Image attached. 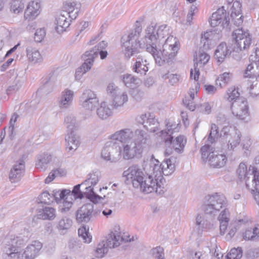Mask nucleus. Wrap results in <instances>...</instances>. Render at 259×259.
<instances>
[{"mask_svg": "<svg viewBox=\"0 0 259 259\" xmlns=\"http://www.w3.org/2000/svg\"><path fill=\"white\" fill-rule=\"evenodd\" d=\"M211 106L208 102H204V103L197 105V110L200 112L208 114L211 112Z\"/></svg>", "mask_w": 259, "mask_h": 259, "instance_id": "62", "label": "nucleus"}, {"mask_svg": "<svg viewBox=\"0 0 259 259\" xmlns=\"http://www.w3.org/2000/svg\"><path fill=\"white\" fill-rule=\"evenodd\" d=\"M64 123L67 128V132L74 131L75 127V119L73 116H67L64 119Z\"/></svg>", "mask_w": 259, "mask_h": 259, "instance_id": "54", "label": "nucleus"}, {"mask_svg": "<svg viewBox=\"0 0 259 259\" xmlns=\"http://www.w3.org/2000/svg\"><path fill=\"white\" fill-rule=\"evenodd\" d=\"M94 51H86L84 54V62L78 67L75 74L76 80H80L82 75L90 70L93 65L94 59L97 55Z\"/></svg>", "mask_w": 259, "mask_h": 259, "instance_id": "17", "label": "nucleus"}, {"mask_svg": "<svg viewBox=\"0 0 259 259\" xmlns=\"http://www.w3.org/2000/svg\"><path fill=\"white\" fill-rule=\"evenodd\" d=\"M26 57L30 63L35 64L42 62L43 58L36 48L29 46L26 48Z\"/></svg>", "mask_w": 259, "mask_h": 259, "instance_id": "25", "label": "nucleus"}, {"mask_svg": "<svg viewBox=\"0 0 259 259\" xmlns=\"http://www.w3.org/2000/svg\"><path fill=\"white\" fill-rule=\"evenodd\" d=\"M73 97V91L68 89H65L62 92L59 101V106L60 108L62 109L69 108L72 104Z\"/></svg>", "mask_w": 259, "mask_h": 259, "instance_id": "23", "label": "nucleus"}, {"mask_svg": "<svg viewBox=\"0 0 259 259\" xmlns=\"http://www.w3.org/2000/svg\"><path fill=\"white\" fill-rule=\"evenodd\" d=\"M238 89L235 87H231L227 91V100L230 102H233L238 99L240 98Z\"/></svg>", "mask_w": 259, "mask_h": 259, "instance_id": "43", "label": "nucleus"}, {"mask_svg": "<svg viewBox=\"0 0 259 259\" xmlns=\"http://www.w3.org/2000/svg\"><path fill=\"white\" fill-rule=\"evenodd\" d=\"M60 202L65 199H72V194L69 190L64 189L60 192Z\"/></svg>", "mask_w": 259, "mask_h": 259, "instance_id": "63", "label": "nucleus"}, {"mask_svg": "<svg viewBox=\"0 0 259 259\" xmlns=\"http://www.w3.org/2000/svg\"><path fill=\"white\" fill-rule=\"evenodd\" d=\"M152 255L156 259H165L164 249L160 246H157L151 250Z\"/></svg>", "mask_w": 259, "mask_h": 259, "instance_id": "56", "label": "nucleus"}, {"mask_svg": "<svg viewBox=\"0 0 259 259\" xmlns=\"http://www.w3.org/2000/svg\"><path fill=\"white\" fill-rule=\"evenodd\" d=\"M238 178L241 181H245L246 187L253 194L259 190V178L253 166L247 168L245 163L241 162L236 171Z\"/></svg>", "mask_w": 259, "mask_h": 259, "instance_id": "3", "label": "nucleus"}, {"mask_svg": "<svg viewBox=\"0 0 259 259\" xmlns=\"http://www.w3.org/2000/svg\"><path fill=\"white\" fill-rule=\"evenodd\" d=\"M242 256L241 248H232L226 256V259H240Z\"/></svg>", "mask_w": 259, "mask_h": 259, "instance_id": "51", "label": "nucleus"}, {"mask_svg": "<svg viewBox=\"0 0 259 259\" xmlns=\"http://www.w3.org/2000/svg\"><path fill=\"white\" fill-rule=\"evenodd\" d=\"M94 205L89 203L83 205L76 212V220L78 223H88L92 218Z\"/></svg>", "mask_w": 259, "mask_h": 259, "instance_id": "20", "label": "nucleus"}, {"mask_svg": "<svg viewBox=\"0 0 259 259\" xmlns=\"http://www.w3.org/2000/svg\"><path fill=\"white\" fill-rule=\"evenodd\" d=\"M80 105L87 110L93 111L99 105L96 94L90 89L85 90L79 97Z\"/></svg>", "mask_w": 259, "mask_h": 259, "instance_id": "12", "label": "nucleus"}, {"mask_svg": "<svg viewBox=\"0 0 259 259\" xmlns=\"http://www.w3.org/2000/svg\"><path fill=\"white\" fill-rule=\"evenodd\" d=\"M202 158L203 160H208L210 165L214 168H221L224 166L227 161V158L224 154H219L213 147L208 144H205L201 148Z\"/></svg>", "mask_w": 259, "mask_h": 259, "instance_id": "5", "label": "nucleus"}, {"mask_svg": "<svg viewBox=\"0 0 259 259\" xmlns=\"http://www.w3.org/2000/svg\"><path fill=\"white\" fill-rule=\"evenodd\" d=\"M226 204L227 200L224 195L215 193L208 196L203 205V210L206 214L214 216Z\"/></svg>", "mask_w": 259, "mask_h": 259, "instance_id": "6", "label": "nucleus"}, {"mask_svg": "<svg viewBox=\"0 0 259 259\" xmlns=\"http://www.w3.org/2000/svg\"><path fill=\"white\" fill-rule=\"evenodd\" d=\"M66 148L68 151L75 150L79 145V137L75 134L74 131L68 132L65 137Z\"/></svg>", "mask_w": 259, "mask_h": 259, "instance_id": "27", "label": "nucleus"}, {"mask_svg": "<svg viewBox=\"0 0 259 259\" xmlns=\"http://www.w3.org/2000/svg\"><path fill=\"white\" fill-rule=\"evenodd\" d=\"M67 17H68V15L62 13L56 18V26L55 28L59 33L64 32L70 25V21L68 20Z\"/></svg>", "mask_w": 259, "mask_h": 259, "instance_id": "33", "label": "nucleus"}, {"mask_svg": "<svg viewBox=\"0 0 259 259\" xmlns=\"http://www.w3.org/2000/svg\"><path fill=\"white\" fill-rule=\"evenodd\" d=\"M42 247L39 241H34L28 245L23 251H20L18 259H35Z\"/></svg>", "mask_w": 259, "mask_h": 259, "instance_id": "19", "label": "nucleus"}, {"mask_svg": "<svg viewBox=\"0 0 259 259\" xmlns=\"http://www.w3.org/2000/svg\"><path fill=\"white\" fill-rule=\"evenodd\" d=\"M112 99V106L116 109L123 105L128 101V97L126 92L120 91Z\"/></svg>", "mask_w": 259, "mask_h": 259, "instance_id": "34", "label": "nucleus"}, {"mask_svg": "<svg viewBox=\"0 0 259 259\" xmlns=\"http://www.w3.org/2000/svg\"><path fill=\"white\" fill-rule=\"evenodd\" d=\"M198 12V9L196 5H192L189 11L187 17V21L190 24H191L193 16Z\"/></svg>", "mask_w": 259, "mask_h": 259, "instance_id": "59", "label": "nucleus"}, {"mask_svg": "<svg viewBox=\"0 0 259 259\" xmlns=\"http://www.w3.org/2000/svg\"><path fill=\"white\" fill-rule=\"evenodd\" d=\"M230 54L231 51L227 44L222 42L217 47L214 53V57L218 62L222 63Z\"/></svg>", "mask_w": 259, "mask_h": 259, "instance_id": "30", "label": "nucleus"}, {"mask_svg": "<svg viewBox=\"0 0 259 259\" xmlns=\"http://www.w3.org/2000/svg\"><path fill=\"white\" fill-rule=\"evenodd\" d=\"M143 172L137 165L130 166L127 170L123 172V176L125 177L127 180H130L135 188H138L140 182L144 180Z\"/></svg>", "mask_w": 259, "mask_h": 259, "instance_id": "18", "label": "nucleus"}, {"mask_svg": "<svg viewBox=\"0 0 259 259\" xmlns=\"http://www.w3.org/2000/svg\"><path fill=\"white\" fill-rule=\"evenodd\" d=\"M100 179V173L98 171H93L88 175L87 179L82 183V186L91 185L94 186L98 183Z\"/></svg>", "mask_w": 259, "mask_h": 259, "instance_id": "40", "label": "nucleus"}, {"mask_svg": "<svg viewBox=\"0 0 259 259\" xmlns=\"http://www.w3.org/2000/svg\"><path fill=\"white\" fill-rule=\"evenodd\" d=\"M210 25L214 27L220 25L223 28H228L230 24V17L229 13H227L224 7L219 8L214 12L209 20Z\"/></svg>", "mask_w": 259, "mask_h": 259, "instance_id": "16", "label": "nucleus"}, {"mask_svg": "<svg viewBox=\"0 0 259 259\" xmlns=\"http://www.w3.org/2000/svg\"><path fill=\"white\" fill-rule=\"evenodd\" d=\"M25 164L23 160H20L11 168L9 174V179L12 183L18 182L24 175Z\"/></svg>", "mask_w": 259, "mask_h": 259, "instance_id": "21", "label": "nucleus"}, {"mask_svg": "<svg viewBox=\"0 0 259 259\" xmlns=\"http://www.w3.org/2000/svg\"><path fill=\"white\" fill-rule=\"evenodd\" d=\"M132 136L133 132L130 129L125 128L115 132L111 136L110 139L119 141L122 144H125L131 141Z\"/></svg>", "mask_w": 259, "mask_h": 259, "instance_id": "26", "label": "nucleus"}, {"mask_svg": "<svg viewBox=\"0 0 259 259\" xmlns=\"http://www.w3.org/2000/svg\"><path fill=\"white\" fill-rule=\"evenodd\" d=\"M157 135L161 137L162 141L165 142L166 145H171L172 148L178 153L183 152L184 148L187 142V140L184 136L180 135L174 140L173 137L164 131H161Z\"/></svg>", "mask_w": 259, "mask_h": 259, "instance_id": "8", "label": "nucleus"}, {"mask_svg": "<svg viewBox=\"0 0 259 259\" xmlns=\"http://www.w3.org/2000/svg\"><path fill=\"white\" fill-rule=\"evenodd\" d=\"M176 161V158L171 157L168 159H164L159 164V161L155 159L150 162L148 175H152L154 179L160 182L162 175L169 176L174 172Z\"/></svg>", "mask_w": 259, "mask_h": 259, "instance_id": "2", "label": "nucleus"}, {"mask_svg": "<svg viewBox=\"0 0 259 259\" xmlns=\"http://www.w3.org/2000/svg\"><path fill=\"white\" fill-rule=\"evenodd\" d=\"M122 81L127 88H135L140 82V79L129 74H126L123 75Z\"/></svg>", "mask_w": 259, "mask_h": 259, "instance_id": "38", "label": "nucleus"}, {"mask_svg": "<svg viewBox=\"0 0 259 259\" xmlns=\"http://www.w3.org/2000/svg\"><path fill=\"white\" fill-rule=\"evenodd\" d=\"M76 5V3L74 2H66L64 5L62 13L68 15L72 20L76 19L79 12Z\"/></svg>", "mask_w": 259, "mask_h": 259, "instance_id": "31", "label": "nucleus"}, {"mask_svg": "<svg viewBox=\"0 0 259 259\" xmlns=\"http://www.w3.org/2000/svg\"><path fill=\"white\" fill-rule=\"evenodd\" d=\"M259 75V62L257 59L253 61V62L250 63L246 67L243 73L244 78H249V82L256 81V76Z\"/></svg>", "mask_w": 259, "mask_h": 259, "instance_id": "22", "label": "nucleus"}, {"mask_svg": "<svg viewBox=\"0 0 259 259\" xmlns=\"http://www.w3.org/2000/svg\"><path fill=\"white\" fill-rule=\"evenodd\" d=\"M78 234L79 237L81 238L85 243H89L91 242L92 240V236L87 231L86 228L84 227L80 228L78 230Z\"/></svg>", "mask_w": 259, "mask_h": 259, "instance_id": "50", "label": "nucleus"}, {"mask_svg": "<svg viewBox=\"0 0 259 259\" xmlns=\"http://www.w3.org/2000/svg\"><path fill=\"white\" fill-rule=\"evenodd\" d=\"M232 74L229 72H224L221 74L216 80V84L220 88L225 87L231 80Z\"/></svg>", "mask_w": 259, "mask_h": 259, "instance_id": "41", "label": "nucleus"}, {"mask_svg": "<svg viewBox=\"0 0 259 259\" xmlns=\"http://www.w3.org/2000/svg\"><path fill=\"white\" fill-rule=\"evenodd\" d=\"M40 3L34 1L29 2L25 11V18L28 20L35 19L40 13Z\"/></svg>", "mask_w": 259, "mask_h": 259, "instance_id": "24", "label": "nucleus"}, {"mask_svg": "<svg viewBox=\"0 0 259 259\" xmlns=\"http://www.w3.org/2000/svg\"><path fill=\"white\" fill-rule=\"evenodd\" d=\"M144 179L140 182V186L137 188H140L142 192L147 194L155 192L159 195L164 193V188L160 185L161 182L154 179L152 175H148V177Z\"/></svg>", "mask_w": 259, "mask_h": 259, "instance_id": "9", "label": "nucleus"}, {"mask_svg": "<svg viewBox=\"0 0 259 259\" xmlns=\"http://www.w3.org/2000/svg\"><path fill=\"white\" fill-rule=\"evenodd\" d=\"M40 202L45 204H50L53 202V198L52 194H50L48 191H44L38 197Z\"/></svg>", "mask_w": 259, "mask_h": 259, "instance_id": "55", "label": "nucleus"}, {"mask_svg": "<svg viewBox=\"0 0 259 259\" xmlns=\"http://www.w3.org/2000/svg\"><path fill=\"white\" fill-rule=\"evenodd\" d=\"M26 242L24 238L14 235L7 236L2 242V250L8 259H18L20 252L18 249Z\"/></svg>", "mask_w": 259, "mask_h": 259, "instance_id": "4", "label": "nucleus"}, {"mask_svg": "<svg viewBox=\"0 0 259 259\" xmlns=\"http://www.w3.org/2000/svg\"><path fill=\"white\" fill-rule=\"evenodd\" d=\"M82 183L75 186L73 190L71 191V194H72V196H74L75 199H81L84 197L83 192L82 193L80 190V187Z\"/></svg>", "mask_w": 259, "mask_h": 259, "instance_id": "60", "label": "nucleus"}, {"mask_svg": "<svg viewBox=\"0 0 259 259\" xmlns=\"http://www.w3.org/2000/svg\"><path fill=\"white\" fill-rule=\"evenodd\" d=\"M121 147L123 151V159L124 160L140 158L143 151V147L131 140L122 144Z\"/></svg>", "mask_w": 259, "mask_h": 259, "instance_id": "15", "label": "nucleus"}, {"mask_svg": "<svg viewBox=\"0 0 259 259\" xmlns=\"http://www.w3.org/2000/svg\"><path fill=\"white\" fill-rule=\"evenodd\" d=\"M44 220H53L56 216V210L51 207H45L42 209L41 213L39 214Z\"/></svg>", "mask_w": 259, "mask_h": 259, "instance_id": "42", "label": "nucleus"}, {"mask_svg": "<svg viewBox=\"0 0 259 259\" xmlns=\"http://www.w3.org/2000/svg\"><path fill=\"white\" fill-rule=\"evenodd\" d=\"M178 124L173 123L169 121L166 122V127L167 131L164 130L166 132V133H168V135H171L175 132H177V126Z\"/></svg>", "mask_w": 259, "mask_h": 259, "instance_id": "64", "label": "nucleus"}, {"mask_svg": "<svg viewBox=\"0 0 259 259\" xmlns=\"http://www.w3.org/2000/svg\"><path fill=\"white\" fill-rule=\"evenodd\" d=\"M245 240L256 242L259 240V225L247 229L243 234Z\"/></svg>", "mask_w": 259, "mask_h": 259, "instance_id": "35", "label": "nucleus"}, {"mask_svg": "<svg viewBox=\"0 0 259 259\" xmlns=\"http://www.w3.org/2000/svg\"><path fill=\"white\" fill-rule=\"evenodd\" d=\"M122 153L121 146L114 143L109 145H106L102 151L101 156L106 161L115 163L123 158Z\"/></svg>", "mask_w": 259, "mask_h": 259, "instance_id": "11", "label": "nucleus"}, {"mask_svg": "<svg viewBox=\"0 0 259 259\" xmlns=\"http://www.w3.org/2000/svg\"><path fill=\"white\" fill-rule=\"evenodd\" d=\"M231 109L233 115L239 119L245 120L249 117L248 103L244 98L233 101Z\"/></svg>", "mask_w": 259, "mask_h": 259, "instance_id": "14", "label": "nucleus"}, {"mask_svg": "<svg viewBox=\"0 0 259 259\" xmlns=\"http://www.w3.org/2000/svg\"><path fill=\"white\" fill-rule=\"evenodd\" d=\"M107 95L111 98H113L119 93L121 90L113 83H110L106 89Z\"/></svg>", "mask_w": 259, "mask_h": 259, "instance_id": "53", "label": "nucleus"}, {"mask_svg": "<svg viewBox=\"0 0 259 259\" xmlns=\"http://www.w3.org/2000/svg\"><path fill=\"white\" fill-rule=\"evenodd\" d=\"M108 249L105 244V240L100 242L97 245L95 251V256L98 258H102L107 253Z\"/></svg>", "mask_w": 259, "mask_h": 259, "instance_id": "44", "label": "nucleus"}, {"mask_svg": "<svg viewBox=\"0 0 259 259\" xmlns=\"http://www.w3.org/2000/svg\"><path fill=\"white\" fill-rule=\"evenodd\" d=\"M46 35V31L44 28L37 29L34 33V40L37 42H40Z\"/></svg>", "mask_w": 259, "mask_h": 259, "instance_id": "61", "label": "nucleus"}, {"mask_svg": "<svg viewBox=\"0 0 259 259\" xmlns=\"http://www.w3.org/2000/svg\"><path fill=\"white\" fill-rule=\"evenodd\" d=\"M85 186V191L83 192V196L90 199L92 201L97 200V198L100 199V197L95 193L94 192L93 186L89 185Z\"/></svg>", "mask_w": 259, "mask_h": 259, "instance_id": "48", "label": "nucleus"}, {"mask_svg": "<svg viewBox=\"0 0 259 259\" xmlns=\"http://www.w3.org/2000/svg\"><path fill=\"white\" fill-rule=\"evenodd\" d=\"M72 199H65L61 202H59V209L62 213H65L69 210L72 205Z\"/></svg>", "mask_w": 259, "mask_h": 259, "instance_id": "52", "label": "nucleus"}, {"mask_svg": "<svg viewBox=\"0 0 259 259\" xmlns=\"http://www.w3.org/2000/svg\"><path fill=\"white\" fill-rule=\"evenodd\" d=\"M210 56L205 52H199L198 55L194 58V64L198 67H202L209 60Z\"/></svg>", "mask_w": 259, "mask_h": 259, "instance_id": "39", "label": "nucleus"}, {"mask_svg": "<svg viewBox=\"0 0 259 259\" xmlns=\"http://www.w3.org/2000/svg\"><path fill=\"white\" fill-rule=\"evenodd\" d=\"M122 240L123 239L120 236V233L115 231L114 232H111L108 235L107 240L105 241V244L108 249V248H111L118 246Z\"/></svg>", "mask_w": 259, "mask_h": 259, "instance_id": "29", "label": "nucleus"}, {"mask_svg": "<svg viewBox=\"0 0 259 259\" xmlns=\"http://www.w3.org/2000/svg\"><path fill=\"white\" fill-rule=\"evenodd\" d=\"M220 137L228 142V148L232 150L239 144L241 134L239 131L228 125L221 130Z\"/></svg>", "mask_w": 259, "mask_h": 259, "instance_id": "7", "label": "nucleus"}, {"mask_svg": "<svg viewBox=\"0 0 259 259\" xmlns=\"http://www.w3.org/2000/svg\"><path fill=\"white\" fill-rule=\"evenodd\" d=\"M149 136L148 134L141 129H137L133 132L131 141L135 143L139 144L144 148V145L146 144L149 140Z\"/></svg>", "mask_w": 259, "mask_h": 259, "instance_id": "28", "label": "nucleus"}, {"mask_svg": "<svg viewBox=\"0 0 259 259\" xmlns=\"http://www.w3.org/2000/svg\"><path fill=\"white\" fill-rule=\"evenodd\" d=\"M96 112L98 117L102 119H106L112 114L111 109L105 102L101 103L100 107L97 108Z\"/></svg>", "mask_w": 259, "mask_h": 259, "instance_id": "37", "label": "nucleus"}, {"mask_svg": "<svg viewBox=\"0 0 259 259\" xmlns=\"http://www.w3.org/2000/svg\"><path fill=\"white\" fill-rule=\"evenodd\" d=\"M72 222L68 218L64 217L61 219L58 222L57 228L59 230H67L72 226Z\"/></svg>", "mask_w": 259, "mask_h": 259, "instance_id": "46", "label": "nucleus"}, {"mask_svg": "<svg viewBox=\"0 0 259 259\" xmlns=\"http://www.w3.org/2000/svg\"><path fill=\"white\" fill-rule=\"evenodd\" d=\"M11 11L15 14L22 12L24 5L19 0H12L10 3Z\"/></svg>", "mask_w": 259, "mask_h": 259, "instance_id": "49", "label": "nucleus"}, {"mask_svg": "<svg viewBox=\"0 0 259 259\" xmlns=\"http://www.w3.org/2000/svg\"><path fill=\"white\" fill-rule=\"evenodd\" d=\"M136 120L143 125L144 127L150 132L154 133L158 130L159 123L155 115L150 112L143 113L137 115Z\"/></svg>", "mask_w": 259, "mask_h": 259, "instance_id": "13", "label": "nucleus"}, {"mask_svg": "<svg viewBox=\"0 0 259 259\" xmlns=\"http://www.w3.org/2000/svg\"><path fill=\"white\" fill-rule=\"evenodd\" d=\"M219 135V128L218 126L214 123H212L211 125L210 133L207 138V141L209 143L212 144L215 142V138H218Z\"/></svg>", "mask_w": 259, "mask_h": 259, "instance_id": "45", "label": "nucleus"}, {"mask_svg": "<svg viewBox=\"0 0 259 259\" xmlns=\"http://www.w3.org/2000/svg\"><path fill=\"white\" fill-rule=\"evenodd\" d=\"M142 30L140 23L136 22V27L127 36L121 38L123 47L125 48L124 53L126 58L139 53V49L146 48L147 52L151 53L155 62L159 66L172 62L179 50L176 38L169 36V27L166 24L158 26L152 23L145 30V36L141 41H137Z\"/></svg>", "mask_w": 259, "mask_h": 259, "instance_id": "1", "label": "nucleus"}, {"mask_svg": "<svg viewBox=\"0 0 259 259\" xmlns=\"http://www.w3.org/2000/svg\"><path fill=\"white\" fill-rule=\"evenodd\" d=\"M241 4L238 1H235L233 3V5L231 8V15L232 17H234V16H238L241 14Z\"/></svg>", "mask_w": 259, "mask_h": 259, "instance_id": "57", "label": "nucleus"}, {"mask_svg": "<svg viewBox=\"0 0 259 259\" xmlns=\"http://www.w3.org/2000/svg\"><path fill=\"white\" fill-rule=\"evenodd\" d=\"M23 81L19 78H16L14 84L8 87L6 90L7 95H10L18 91L22 86Z\"/></svg>", "mask_w": 259, "mask_h": 259, "instance_id": "47", "label": "nucleus"}, {"mask_svg": "<svg viewBox=\"0 0 259 259\" xmlns=\"http://www.w3.org/2000/svg\"><path fill=\"white\" fill-rule=\"evenodd\" d=\"M148 64L146 60H144L142 57L138 56L134 66L133 70L138 73L145 75L148 70Z\"/></svg>", "mask_w": 259, "mask_h": 259, "instance_id": "36", "label": "nucleus"}, {"mask_svg": "<svg viewBox=\"0 0 259 259\" xmlns=\"http://www.w3.org/2000/svg\"><path fill=\"white\" fill-rule=\"evenodd\" d=\"M233 36L235 40L234 49L236 51L249 48L251 42V36L248 31L238 29L234 31Z\"/></svg>", "mask_w": 259, "mask_h": 259, "instance_id": "10", "label": "nucleus"}, {"mask_svg": "<svg viewBox=\"0 0 259 259\" xmlns=\"http://www.w3.org/2000/svg\"><path fill=\"white\" fill-rule=\"evenodd\" d=\"M256 81H252L249 82L251 83L249 88V93L252 97H256L259 94V85H257V83H254Z\"/></svg>", "mask_w": 259, "mask_h": 259, "instance_id": "58", "label": "nucleus"}, {"mask_svg": "<svg viewBox=\"0 0 259 259\" xmlns=\"http://www.w3.org/2000/svg\"><path fill=\"white\" fill-rule=\"evenodd\" d=\"M53 155L48 153H42L39 154L37 157L36 167L38 169L45 170L48 165L52 161Z\"/></svg>", "mask_w": 259, "mask_h": 259, "instance_id": "32", "label": "nucleus"}]
</instances>
